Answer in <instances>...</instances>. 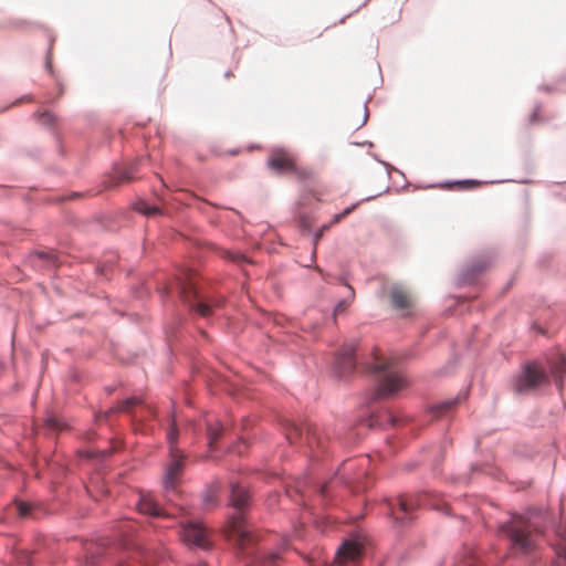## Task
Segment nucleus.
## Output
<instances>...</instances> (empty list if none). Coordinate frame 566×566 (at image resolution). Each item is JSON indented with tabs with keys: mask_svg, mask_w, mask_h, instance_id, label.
<instances>
[{
	"mask_svg": "<svg viewBox=\"0 0 566 566\" xmlns=\"http://www.w3.org/2000/svg\"><path fill=\"white\" fill-rule=\"evenodd\" d=\"M537 517L535 514L516 515L501 526V532L510 538L514 549L528 553L535 547L543 533Z\"/></svg>",
	"mask_w": 566,
	"mask_h": 566,
	"instance_id": "1",
	"label": "nucleus"
},
{
	"mask_svg": "<svg viewBox=\"0 0 566 566\" xmlns=\"http://www.w3.org/2000/svg\"><path fill=\"white\" fill-rule=\"evenodd\" d=\"M248 501L249 493L247 489L239 484H233L231 486L230 503L238 512L229 520L227 532L241 549H247L256 542V536L247 525L243 513L241 512L248 504Z\"/></svg>",
	"mask_w": 566,
	"mask_h": 566,
	"instance_id": "2",
	"label": "nucleus"
},
{
	"mask_svg": "<svg viewBox=\"0 0 566 566\" xmlns=\"http://www.w3.org/2000/svg\"><path fill=\"white\" fill-rule=\"evenodd\" d=\"M370 371L376 375L377 387L375 395L377 398H390L408 386V380L402 371L391 360H379L370 366Z\"/></svg>",
	"mask_w": 566,
	"mask_h": 566,
	"instance_id": "3",
	"label": "nucleus"
},
{
	"mask_svg": "<svg viewBox=\"0 0 566 566\" xmlns=\"http://www.w3.org/2000/svg\"><path fill=\"white\" fill-rule=\"evenodd\" d=\"M178 430L175 421L167 433L169 444V460L165 468L164 486L166 490H175L180 482L186 467V454L177 447Z\"/></svg>",
	"mask_w": 566,
	"mask_h": 566,
	"instance_id": "4",
	"label": "nucleus"
},
{
	"mask_svg": "<svg viewBox=\"0 0 566 566\" xmlns=\"http://www.w3.org/2000/svg\"><path fill=\"white\" fill-rule=\"evenodd\" d=\"M548 382L546 371L536 361L526 363L521 374L515 378L513 388L517 394L533 391Z\"/></svg>",
	"mask_w": 566,
	"mask_h": 566,
	"instance_id": "5",
	"label": "nucleus"
},
{
	"mask_svg": "<svg viewBox=\"0 0 566 566\" xmlns=\"http://www.w3.org/2000/svg\"><path fill=\"white\" fill-rule=\"evenodd\" d=\"M180 539L190 548L210 549L211 531L200 522H188L180 527Z\"/></svg>",
	"mask_w": 566,
	"mask_h": 566,
	"instance_id": "6",
	"label": "nucleus"
},
{
	"mask_svg": "<svg viewBox=\"0 0 566 566\" xmlns=\"http://www.w3.org/2000/svg\"><path fill=\"white\" fill-rule=\"evenodd\" d=\"M269 167L279 172L291 171L301 179L311 177V171L300 168L294 157L284 149H274L269 157Z\"/></svg>",
	"mask_w": 566,
	"mask_h": 566,
	"instance_id": "7",
	"label": "nucleus"
},
{
	"mask_svg": "<svg viewBox=\"0 0 566 566\" xmlns=\"http://www.w3.org/2000/svg\"><path fill=\"white\" fill-rule=\"evenodd\" d=\"M354 344H345L336 356L335 368L340 377L349 375L356 366Z\"/></svg>",
	"mask_w": 566,
	"mask_h": 566,
	"instance_id": "8",
	"label": "nucleus"
},
{
	"mask_svg": "<svg viewBox=\"0 0 566 566\" xmlns=\"http://www.w3.org/2000/svg\"><path fill=\"white\" fill-rule=\"evenodd\" d=\"M304 436H305L306 443L311 448H313L314 446H317V447L322 446V441H321V438L318 437L317 428L307 426L305 429ZM298 437L300 438L303 437V430L296 426H292L286 432V439L290 441V443L296 442V439Z\"/></svg>",
	"mask_w": 566,
	"mask_h": 566,
	"instance_id": "9",
	"label": "nucleus"
},
{
	"mask_svg": "<svg viewBox=\"0 0 566 566\" xmlns=\"http://www.w3.org/2000/svg\"><path fill=\"white\" fill-rule=\"evenodd\" d=\"M424 505V502L421 496H410L403 497L400 496L398 499V510L391 509V514L396 521L403 523L407 515L418 506Z\"/></svg>",
	"mask_w": 566,
	"mask_h": 566,
	"instance_id": "10",
	"label": "nucleus"
},
{
	"mask_svg": "<svg viewBox=\"0 0 566 566\" xmlns=\"http://www.w3.org/2000/svg\"><path fill=\"white\" fill-rule=\"evenodd\" d=\"M361 546L354 541H346L337 551L335 559L338 564L355 562L361 555Z\"/></svg>",
	"mask_w": 566,
	"mask_h": 566,
	"instance_id": "11",
	"label": "nucleus"
},
{
	"mask_svg": "<svg viewBox=\"0 0 566 566\" xmlns=\"http://www.w3.org/2000/svg\"><path fill=\"white\" fill-rule=\"evenodd\" d=\"M391 304L397 310H408L412 306V298L410 294L401 286L394 285L389 291Z\"/></svg>",
	"mask_w": 566,
	"mask_h": 566,
	"instance_id": "12",
	"label": "nucleus"
},
{
	"mask_svg": "<svg viewBox=\"0 0 566 566\" xmlns=\"http://www.w3.org/2000/svg\"><path fill=\"white\" fill-rule=\"evenodd\" d=\"M137 507L140 513L151 516H166L167 514L150 496H142Z\"/></svg>",
	"mask_w": 566,
	"mask_h": 566,
	"instance_id": "13",
	"label": "nucleus"
},
{
	"mask_svg": "<svg viewBox=\"0 0 566 566\" xmlns=\"http://www.w3.org/2000/svg\"><path fill=\"white\" fill-rule=\"evenodd\" d=\"M556 552L555 566L566 565V528L557 532V542L554 544Z\"/></svg>",
	"mask_w": 566,
	"mask_h": 566,
	"instance_id": "14",
	"label": "nucleus"
},
{
	"mask_svg": "<svg viewBox=\"0 0 566 566\" xmlns=\"http://www.w3.org/2000/svg\"><path fill=\"white\" fill-rule=\"evenodd\" d=\"M221 434L222 427L218 421L207 423V436L210 449H213L216 441L221 437Z\"/></svg>",
	"mask_w": 566,
	"mask_h": 566,
	"instance_id": "15",
	"label": "nucleus"
},
{
	"mask_svg": "<svg viewBox=\"0 0 566 566\" xmlns=\"http://www.w3.org/2000/svg\"><path fill=\"white\" fill-rule=\"evenodd\" d=\"M552 373L556 378L558 386H562V377L566 373V356L559 355L557 361L552 365Z\"/></svg>",
	"mask_w": 566,
	"mask_h": 566,
	"instance_id": "16",
	"label": "nucleus"
},
{
	"mask_svg": "<svg viewBox=\"0 0 566 566\" xmlns=\"http://www.w3.org/2000/svg\"><path fill=\"white\" fill-rule=\"evenodd\" d=\"M133 180V169H120L117 171L114 179H109L106 184L107 188L115 187L122 182H128Z\"/></svg>",
	"mask_w": 566,
	"mask_h": 566,
	"instance_id": "17",
	"label": "nucleus"
},
{
	"mask_svg": "<svg viewBox=\"0 0 566 566\" xmlns=\"http://www.w3.org/2000/svg\"><path fill=\"white\" fill-rule=\"evenodd\" d=\"M219 304H212L207 301H197L196 303L191 304V307L198 312L201 316L208 317L212 314L213 307L218 306Z\"/></svg>",
	"mask_w": 566,
	"mask_h": 566,
	"instance_id": "18",
	"label": "nucleus"
},
{
	"mask_svg": "<svg viewBox=\"0 0 566 566\" xmlns=\"http://www.w3.org/2000/svg\"><path fill=\"white\" fill-rule=\"evenodd\" d=\"M357 205H353L348 208H346L344 211H342L340 213H337L334 216L333 220L327 224V226H324L322 228V231L319 233H317L316 235V240H318L321 237H322V233L324 230H327L328 228H331L332 226L340 222L344 218H346L349 213H352L355 209H356Z\"/></svg>",
	"mask_w": 566,
	"mask_h": 566,
	"instance_id": "19",
	"label": "nucleus"
},
{
	"mask_svg": "<svg viewBox=\"0 0 566 566\" xmlns=\"http://www.w3.org/2000/svg\"><path fill=\"white\" fill-rule=\"evenodd\" d=\"M135 209L145 216H156L160 213V209L156 206H149L146 201L135 203Z\"/></svg>",
	"mask_w": 566,
	"mask_h": 566,
	"instance_id": "20",
	"label": "nucleus"
},
{
	"mask_svg": "<svg viewBox=\"0 0 566 566\" xmlns=\"http://www.w3.org/2000/svg\"><path fill=\"white\" fill-rule=\"evenodd\" d=\"M282 560L281 553H270L261 560V566H279Z\"/></svg>",
	"mask_w": 566,
	"mask_h": 566,
	"instance_id": "21",
	"label": "nucleus"
},
{
	"mask_svg": "<svg viewBox=\"0 0 566 566\" xmlns=\"http://www.w3.org/2000/svg\"><path fill=\"white\" fill-rule=\"evenodd\" d=\"M142 403V400L137 397H130V398H127L125 400H123L120 403H119V407H118V410L119 411H124V412H128L132 408H134L135 406Z\"/></svg>",
	"mask_w": 566,
	"mask_h": 566,
	"instance_id": "22",
	"label": "nucleus"
},
{
	"mask_svg": "<svg viewBox=\"0 0 566 566\" xmlns=\"http://www.w3.org/2000/svg\"><path fill=\"white\" fill-rule=\"evenodd\" d=\"M45 427L51 431H60L63 429L64 423L56 417H48L45 419Z\"/></svg>",
	"mask_w": 566,
	"mask_h": 566,
	"instance_id": "23",
	"label": "nucleus"
},
{
	"mask_svg": "<svg viewBox=\"0 0 566 566\" xmlns=\"http://www.w3.org/2000/svg\"><path fill=\"white\" fill-rule=\"evenodd\" d=\"M455 403V401L453 400H448V401H444L438 406H436L432 411L434 413L436 417H440L442 416L444 412H447L448 410H450L453 405Z\"/></svg>",
	"mask_w": 566,
	"mask_h": 566,
	"instance_id": "24",
	"label": "nucleus"
},
{
	"mask_svg": "<svg viewBox=\"0 0 566 566\" xmlns=\"http://www.w3.org/2000/svg\"><path fill=\"white\" fill-rule=\"evenodd\" d=\"M349 303L344 300V301H340L336 306H335V310H334V315H338L343 312H345L348 307Z\"/></svg>",
	"mask_w": 566,
	"mask_h": 566,
	"instance_id": "25",
	"label": "nucleus"
},
{
	"mask_svg": "<svg viewBox=\"0 0 566 566\" xmlns=\"http://www.w3.org/2000/svg\"><path fill=\"white\" fill-rule=\"evenodd\" d=\"M304 486H305V485H304V482H298V483L296 484V486H295L293 490H290V489H289V490L286 491V492H287V495H289V496H291V497L293 496V494H292V493H300L301 495H303V493H304Z\"/></svg>",
	"mask_w": 566,
	"mask_h": 566,
	"instance_id": "26",
	"label": "nucleus"
},
{
	"mask_svg": "<svg viewBox=\"0 0 566 566\" xmlns=\"http://www.w3.org/2000/svg\"><path fill=\"white\" fill-rule=\"evenodd\" d=\"M17 510L20 516H27L30 512V506L25 503L20 502L17 505Z\"/></svg>",
	"mask_w": 566,
	"mask_h": 566,
	"instance_id": "27",
	"label": "nucleus"
},
{
	"mask_svg": "<svg viewBox=\"0 0 566 566\" xmlns=\"http://www.w3.org/2000/svg\"><path fill=\"white\" fill-rule=\"evenodd\" d=\"M38 256H39V258H41V259H48V260H50V262H51L52 264H54V263H55V259H54V256H53V255H51V254H49V253H45V252H39V253H38Z\"/></svg>",
	"mask_w": 566,
	"mask_h": 566,
	"instance_id": "28",
	"label": "nucleus"
},
{
	"mask_svg": "<svg viewBox=\"0 0 566 566\" xmlns=\"http://www.w3.org/2000/svg\"><path fill=\"white\" fill-rule=\"evenodd\" d=\"M326 490H327V484H324V485L319 489V493H321L322 495H325Z\"/></svg>",
	"mask_w": 566,
	"mask_h": 566,
	"instance_id": "29",
	"label": "nucleus"
},
{
	"mask_svg": "<svg viewBox=\"0 0 566 566\" xmlns=\"http://www.w3.org/2000/svg\"><path fill=\"white\" fill-rule=\"evenodd\" d=\"M208 502H213V499H212L211 496H208V497L206 499V503H208Z\"/></svg>",
	"mask_w": 566,
	"mask_h": 566,
	"instance_id": "30",
	"label": "nucleus"
},
{
	"mask_svg": "<svg viewBox=\"0 0 566 566\" xmlns=\"http://www.w3.org/2000/svg\"><path fill=\"white\" fill-rule=\"evenodd\" d=\"M231 258L234 260V261H238L241 256L238 255L237 258H234L233 255H231Z\"/></svg>",
	"mask_w": 566,
	"mask_h": 566,
	"instance_id": "31",
	"label": "nucleus"
},
{
	"mask_svg": "<svg viewBox=\"0 0 566 566\" xmlns=\"http://www.w3.org/2000/svg\"><path fill=\"white\" fill-rule=\"evenodd\" d=\"M467 566H479V565H472V564H468Z\"/></svg>",
	"mask_w": 566,
	"mask_h": 566,
	"instance_id": "32",
	"label": "nucleus"
}]
</instances>
